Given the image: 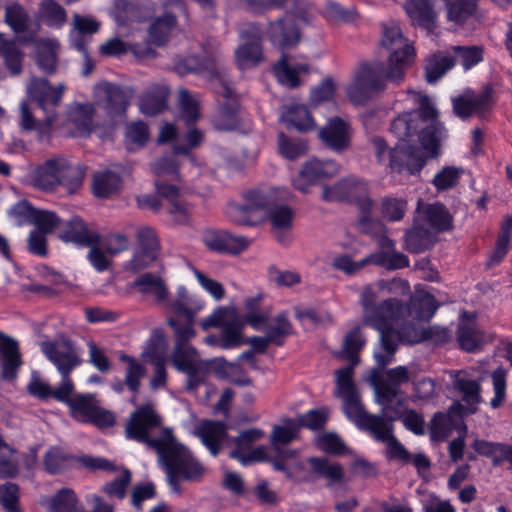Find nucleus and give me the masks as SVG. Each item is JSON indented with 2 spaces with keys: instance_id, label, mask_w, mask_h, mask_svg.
<instances>
[{
  "instance_id": "49",
  "label": "nucleus",
  "mask_w": 512,
  "mask_h": 512,
  "mask_svg": "<svg viewBox=\"0 0 512 512\" xmlns=\"http://www.w3.org/2000/svg\"><path fill=\"white\" fill-rule=\"evenodd\" d=\"M5 22L15 33L27 32L30 28L31 19L26 10L18 3L6 6Z\"/></svg>"
},
{
  "instance_id": "4",
  "label": "nucleus",
  "mask_w": 512,
  "mask_h": 512,
  "mask_svg": "<svg viewBox=\"0 0 512 512\" xmlns=\"http://www.w3.org/2000/svg\"><path fill=\"white\" fill-rule=\"evenodd\" d=\"M343 412L360 430L369 432L378 442L387 443V453L390 459L410 462L411 454L393 435L394 418L368 413L362 402L355 406H348L343 409Z\"/></svg>"
},
{
  "instance_id": "50",
  "label": "nucleus",
  "mask_w": 512,
  "mask_h": 512,
  "mask_svg": "<svg viewBox=\"0 0 512 512\" xmlns=\"http://www.w3.org/2000/svg\"><path fill=\"white\" fill-rule=\"evenodd\" d=\"M307 143L302 139H291L283 132L278 134V150L287 160H296L307 152Z\"/></svg>"
},
{
  "instance_id": "64",
  "label": "nucleus",
  "mask_w": 512,
  "mask_h": 512,
  "mask_svg": "<svg viewBox=\"0 0 512 512\" xmlns=\"http://www.w3.org/2000/svg\"><path fill=\"white\" fill-rule=\"evenodd\" d=\"M506 377L507 371L502 366L491 373L494 397L490 401L493 409L500 407L506 398Z\"/></svg>"
},
{
  "instance_id": "63",
  "label": "nucleus",
  "mask_w": 512,
  "mask_h": 512,
  "mask_svg": "<svg viewBox=\"0 0 512 512\" xmlns=\"http://www.w3.org/2000/svg\"><path fill=\"white\" fill-rule=\"evenodd\" d=\"M19 486L12 482L0 485V505L5 512H21L19 507Z\"/></svg>"
},
{
  "instance_id": "53",
  "label": "nucleus",
  "mask_w": 512,
  "mask_h": 512,
  "mask_svg": "<svg viewBox=\"0 0 512 512\" xmlns=\"http://www.w3.org/2000/svg\"><path fill=\"white\" fill-rule=\"evenodd\" d=\"M95 109L92 104H78L71 112L72 123L82 135H88L93 129V116Z\"/></svg>"
},
{
  "instance_id": "13",
  "label": "nucleus",
  "mask_w": 512,
  "mask_h": 512,
  "mask_svg": "<svg viewBox=\"0 0 512 512\" xmlns=\"http://www.w3.org/2000/svg\"><path fill=\"white\" fill-rule=\"evenodd\" d=\"M41 350L60 375L71 374L83 363L80 349L66 338L43 342Z\"/></svg>"
},
{
  "instance_id": "55",
  "label": "nucleus",
  "mask_w": 512,
  "mask_h": 512,
  "mask_svg": "<svg viewBox=\"0 0 512 512\" xmlns=\"http://www.w3.org/2000/svg\"><path fill=\"white\" fill-rule=\"evenodd\" d=\"M132 474L128 468H123L120 476L114 480L106 482L102 491L109 497L122 500L126 497L127 487L131 483Z\"/></svg>"
},
{
  "instance_id": "34",
  "label": "nucleus",
  "mask_w": 512,
  "mask_h": 512,
  "mask_svg": "<svg viewBox=\"0 0 512 512\" xmlns=\"http://www.w3.org/2000/svg\"><path fill=\"white\" fill-rule=\"evenodd\" d=\"M307 462L315 478L325 479L328 487L340 483L344 479V468L339 463L331 462L323 457H310Z\"/></svg>"
},
{
  "instance_id": "40",
  "label": "nucleus",
  "mask_w": 512,
  "mask_h": 512,
  "mask_svg": "<svg viewBox=\"0 0 512 512\" xmlns=\"http://www.w3.org/2000/svg\"><path fill=\"white\" fill-rule=\"evenodd\" d=\"M41 505L46 507L49 512H75L77 497L73 490L64 488L53 497L42 499Z\"/></svg>"
},
{
  "instance_id": "19",
  "label": "nucleus",
  "mask_w": 512,
  "mask_h": 512,
  "mask_svg": "<svg viewBox=\"0 0 512 512\" xmlns=\"http://www.w3.org/2000/svg\"><path fill=\"white\" fill-rule=\"evenodd\" d=\"M240 38L244 40L236 52V60L241 69L256 66L262 60L261 31L255 24H250L240 31Z\"/></svg>"
},
{
  "instance_id": "48",
  "label": "nucleus",
  "mask_w": 512,
  "mask_h": 512,
  "mask_svg": "<svg viewBox=\"0 0 512 512\" xmlns=\"http://www.w3.org/2000/svg\"><path fill=\"white\" fill-rule=\"evenodd\" d=\"M169 309L184 320H194L195 315L204 307V301L196 295L183 300H173L168 304Z\"/></svg>"
},
{
  "instance_id": "3",
  "label": "nucleus",
  "mask_w": 512,
  "mask_h": 512,
  "mask_svg": "<svg viewBox=\"0 0 512 512\" xmlns=\"http://www.w3.org/2000/svg\"><path fill=\"white\" fill-rule=\"evenodd\" d=\"M156 453L173 493H181L180 483L182 481L197 482L202 478L204 466L175 437Z\"/></svg>"
},
{
  "instance_id": "37",
  "label": "nucleus",
  "mask_w": 512,
  "mask_h": 512,
  "mask_svg": "<svg viewBox=\"0 0 512 512\" xmlns=\"http://www.w3.org/2000/svg\"><path fill=\"white\" fill-rule=\"evenodd\" d=\"M60 185L66 187L70 192L81 186L86 173V167L80 163H73L65 157L60 156Z\"/></svg>"
},
{
  "instance_id": "10",
  "label": "nucleus",
  "mask_w": 512,
  "mask_h": 512,
  "mask_svg": "<svg viewBox=\"0 0 512 512\" xmlns=\"http://www.w3.org/2000/svg\"><path fill=\"white\" fill-rule=\"evenodd\" d=\"M322 199L329 202L354 203L359 211L365 212L374 207V201L368 196V184L356 177H347L334 185L324 186Z\"/></svg>"
},
{
  "instance_id": "18",
  "label": "nucleus",
  "mask_w": 512,
  "mask_h": 512,
  "mask_svg": "<svg viewBox=\"0 0 512 512\" xmlns=\"http://www.w3.org/2000/svg\"><path fill=\"white\" fill-rule=\"evenodd\" d=\"M457 342L460 348L466 352H476L491 342L492 334L485 333L476 321L475 315L463 312L462 319L456 332Z\"/></svg>"
},
{
  "instance_id": "46",
  "label": "nucleus",
  "mask_w": 512,
  "mask_h": 512,
  "mask_svg": "<svg viewBox=\"0 0 512 512\" xmlns=\"http://www.w3.org/2000/svg\"><path fill=\"white\" fill-rule=\"evenodd\" d=\"M121 362L127 363V370L125 374L124 384L133 393H138L140 389L141 379L146 374L145 366L137 361L134 357L121 353L119 355Z\"/></svg>"
},
{
  "instance_id": "8",
  "label": "nucleus",
  "mask_w": 512,
  "mask_h": 512,
  "mask_svg": "<svg viewBox=\"0 0 512 512\" xmlns=\"http://www.w3.org/2000/svg\"><path fill=\"white\" fill-rule=\"evenodd\" d=\"M151 167L154 174L157 176L155 180L156 192L159 196L166 199L169 205V214L174 217L176 222L181 224L186 223L189 214L188 204L183 200L178 187L174 184L166 183L164 180L165 177L170 180H177L179 178V167L174 156H162L158 158Z\"/></svg>"
},
{
  "instance_id": "51",
  "label": "nucleus",
  "mask_w": 512,
  "mask_h": 512,
  "mask_svg": "<svg viewBox=\"0 0 512 512\" xmlns=\"http://www.w3.org/2000/svg\"><path fill=\"white\" fill-rule=\"evenodd\" d=\"M98 402L94 394H75L68 405L73 416L87 422L91 414L95 411Z\"/></svg>"
},
{
  "instance_id": "17",
  "label": "nucleus",
  "mask_w": 512,
  "mask_h": 512,
  "mask_svg": "<svg viewBox=\"0 0 512 512\" xmlns=\"http://www.w3.org/2000/svg\"><path fill=\"white\" fill-rule=\"evenodd\" d=\"M225 101L221 104L218 112L213 116L212 124L219 131H234L241 125L239 114V103L235 98L234 89L226 82L221 83L217 91Z\"/></svg>"
},
{
  "instance_id": "35",
  "label": "nucleus",
  "mask_w": 512,
  "mask_h": 512,
  "mask_svg": "<svg viewBox=\"0 0 512 512\" xmlns=\"http://www.w3.org/2000/svg\"><path fill=\"white\" fill-rule=\"evenodd\" d=\"M0 57L5 68L13 77L18 76L23 70L24 53L17 43L0 34Z\"/></svg>"
},
{
  "instance_id": "38",
  "label": "nucleus",
  "mask_w": 512,
  "mask_h": 512,
  "mask_svg": "<svg viewBox=\"0 0 512 512\" xmlns=\"http://www.w3.org/2000/svg\"><path fill=\"white\" fill-rule=\"evenodd\" d=\"M447 19L456 24H463L476 13L478 0H443Z\"/></svg>"
},
{
  "instance_id": "14",
  "label": "nucleus",
  "mask_w": 512,
  "mask_h": 512,
  "mask_svg": "<svg viewBox=\"0 0 512 512\" xmlns=\"http://www.w3.org/2000/svg\"><path fill=\"white\" fill-rule=\"evenodd\" d=\"M97 103L113 122L122 119L129 104V95L118 85L101 83L94 88Z\"/></svg>"
},
{
  "instance_id": "26",
  "label": "nucleus",
  "mask_w": 512,
  "mask_h": 512,
  "mask_svg": "<svg viewBox=\"0 0 512 512\" xmlns=\"http://www.w3.org/2000/svg\"><path fill=\"white\" fill-rule=\"evenodd\" d=\"M59 237L64 242H71L80 247L95 245L100 241L99 235L89 231L84 221L78 216L72 217L65 223Z\"/></svg>"
},
{
  "instance_id": "32",
  "label": "nucleus",
  "mask_w": 512,
  "mask_h": 512,
  "mask_svg": "<svg viewBox=\"0 0 512 512\" xmlns=\"http://www.w3.org/2000/svg\"><path fill=\"white\" fill-rule=\"evenodd\" d=\"M405 9L414 24L426 30L434 28L437 14L432 0H407Z\"/></svg>"
},
{
  "instance_id": "29",
  "label": "nucleus",
  "mask_w": 512,
  "mask_h": 512,
  "mask_svg": "<svg viewBox=\"0 0 512 512\" xmlns=\"http://www.w3.org/2000/svg\"><path fill=\"white\" fill-rule=\"evenodd\" d=\"M420 220L436 234L452 228L453 217L449 210L440 202L426 205Z\"/></svg>"
},
{
  "instance_id": "22",
  "label": "nucleus",
  "mask_w": 512,
  "mask_h": 512,
  "mask_svg": "<svg viewBox=\"0 0 512 512\" xmlns=\"http://www.w3.org/2000/svg\"><path fill=\"white\" fill-rule=\"evenodd\" d=\"M319 138L326 147L334 152L341 153L350 146L351 128L343 119L334 117L320 129Z\"/></svg>"
},
{
  "instance_id": "6",
  "label": "nucleus",
  "mask_w": 512,
  "mask_h": 512,
  "mask_svg": "<svg viewBox=\"0 0 512 512\" xmlns=\"http://www.w3.org/2000/svg\"><path fill=\"white\" fill-rule=\"evenodd\" d=\"M372 368L367 381L374 390L375 402L382 405L380 415L388 416L389 412L398 413L397 406H402L400 397L404 394L401 386L412 380V375L407 366L399 365L385 369L386 366Z\"/></svg>"
},
{
  "instance_id": "28",
  "label": "nucleus",
  "mask_w": 512,
  "mask_h": 512,
  "mask_svg": "<svg viewBox=\"0 0 512 512\" xmlns=\"http://www.w3.org/2000/svg\"><path fill=\"white\" fill-rule=\"evenodd\" d=\"M435 242V233L420 219H416L413 227L405 234V249L414 254L424 252L432 247Z\"/></svg>"
},
{
  "instance_id": "36",
  "label": "nucleus",
  "mask_w": 512,
  "mask_h": 512,
  "mask_svg": "<svg viewBox=\"0 0 512 512\" xmlns=\"http://www.w3.org/2000/svg\"><path fill=\"white\" fill-rule=\"evenodd\" d=\"M170 361L178 372L193 371L204 362L199 358L197 350L191 344L175 343Z\"/></svg>"
},
{
  "instance_id": "52",
  "label": "nucleus",
  "mask_w": 512,
  "mask_h": 512,
  "mask_svg": "<svg viewBox=\"0 0 512 512\" xmlns=\"http://www.w3.org/2000/svg\"><path fill=\"white\" fill-rule=\"evenodd\" d=\"M54 41H45L38 45L36 63L39 69L48 75L56 72L57 57Z\"/></svg>"
},
{
  "instance_id": "39",
  "label": "nucleus",
  "mask_w": 512,
  "mask_h": 512,
  "mask_svg": "<svg viewBox=\"0 0 512 512\" xmlns=\"http://www.w3.org/2000/svg\"><path fill=\"white\" fill-rule=\"evenodd\" d=\"M121 183L122 179L119 174L105 170L94 175L92 187L97 197L106 198L117 193Z\"/></svg>"
},
{
  "instance_id": "25",
  "label": "nucleus",
  "mask_w": 512,
  "mask_h": 512,
  "mask_svg": "<svg viewBox=\"0 0 512 512\" xmlns=\"http://www.w3.org/2000/svg\"><path fill=\"white\" fill-rule=\"evenodd\" d=\"M243 323L237 318L229 319L223 325L219 334H211L205 337V343L210 346L219 347L221 349H233L243 343Z\"/></svg>"
},
{
  "instance_id": "24",
  "label": "nucleus",
  "mask_w": 512,
  "mask_h": 512,
  "mask_svg": "<svg viewBox=\"0 0 512 512\" xmlns=\"http://www.w3.org/2000/svg\"><path fill=\"white\" fill-rule=\"evenodd\" d=\"M195 434L210 454L216 457L227 437V425L222 421L205 420L195 428Z\"/></svg>"
},
{
  "instance_id": "41",
  "label": "nucleus",
  "mask_w": 512,
  "mask_h": 512,
  "mask_svg": "<svg viewBox=\"0 0 512 512\" xmlns=\"http://www.w3.org/2000/svg\"><path fill=\"white\" fill-rule=\"evenodd\" d=\"M168 90L165 87H156L148 91L140 100V111L148 116H154L167 107Z\"/></svg>"
},
{
  "instance_id": "23",
  "label": "nucleus",
  "mask_w": 512,
  "mask_h": 512,
  "mask_svg": "<svg viewBox=\"0 0 512 512\" xmlns=\"http://www.w3.org/2000/svg\"><path fill=\"white\" fill-rule=\"evenodd\" d=\"M267 35L271 43L282 50L294 47L300 40L299 29L289 14L270 22Z\"/></svg>"
},
{
  "instance_id": "16",
  "label": "nucleus",
  "mask_w": 512,
  "mask_h": 512,
  "mask_svg": "<svg viewBox=\"0 0 512 512\" xmlns=\"http://www.w3.org/2000/svg\"><path fill=\"white\" fill-rule=\"evenodd\" d=\"M453 113L462 120L470 118L473 114L480 117L487 113L493 102V90L485 87L479 94L467 92L451 98Z\"/></svg>"
},
{
  "instance_id": "60",
  "label": "nucleus",
  "mask_w": 512,
  "mask_h": 512,
  "mask_svg": "<svg viewBox=\"0 0 512 512\" xmlns=\"http://www.w3.org/2000/svg\"><path fill=\"white\" fill-rule=\"evenodd\" d=\"M149 138L147 125L142 122H133L126 128L125 141L128 150H134L144 146Z\"/></svg>"
},
{
  "instance_id": "27",
  "label": "nucleus",
  "mask_w": 512,
  "mask_h": 512,
  "mask_svg": "<svg viewBox=\"0 0 512 512\" xmlns=\"http://www.w3.org/2000/svg\"><path fill=\"white\" fill-rule=\"evenodd\" d=\"M0 362L2 377L10 380L15 378L21 365V355L17 341L0 331Z\"/></svg>"
},
{
  "instance_id": "45",
  "label": "nucleus",
  "mask_w": 512,
  "mask_h": 512,
  "mask_svg": "<svg viewBox=\"0 0 512 512\" xmlns=\"http://www.w3.org/2000/svg\"><path fill=\"white\" fill-rule=\"evenodd\" d=\"M293 331L292 323L288 319L286 312H281L273 318V324H269L265 328V334L272 344L282 346L284 339L291 335Z\"/></svg>"
},
{
  "instance_id": "56",
  "label": "nucleus",
  "mask_w": 512,
  "mask_h": 512,
  "mask_svg": "<svg viewBox=\"0 0 512 512\" xmlns=\"http://www.w3.org/2000/svg\"><path fill=\"white\" fill-rule=\"evenodd\" d=\"M298 428L290 420L284 425H276L271 434V445L277 454H281V445L291 443L297 436Z\"/></svg>"
},
{
  "instance_id": "2",
  "label": "nucleus",
  "mask_w": 512,
  "mask_h": 512,
  "mask_svg": "<svg viewBox=\"0 0 512 512\" xmlns=\"http://www.w3.org/2000/svg\"><path fill=\"white\" fill-rule=\"evenodd\" d=\"M418 107L395 118L390 130L398 138L390 151V168L398 173H419L425 165V155L436 157L447 130L439 113L427 95H419Z\"/></svg>"
},
{
  "instance_id": "62",
  "label": "nucleus",
  "mask_w": 512,
  "mask_h": 512,
  "mask_svg": "<svg viewBox=\"0 0 512 512\" xmlns=\"http://www.w3.org/2000/svg\"><path fill=\"white\" fill-rule=\"evenodd\" d=\"M453 51L465 71L483 61V49L479 46H454Z\"/></svg>"
},
{
  "instance_id": "9",
  "label": "nucleus",
  "mask_w": 512,
  "mask_h": 512,
  "mask_svg": "<svg viewBox=\"0 0 512 512\" xmlns=\"http://www.w3.org/2000/svg\"><path fill=\"white\" fill-rule=\"evenodd\" d=\"M381 45L388 51L389 71L387 77L392 83H399L404 78L405 70L413 63L415 50L407 43L398 26L385 27L381 39Z\"/></svg>"
},
{
  "instance_id": "5",
  "label": "nucleus",
  "mask_w": 512,
  "mask_h": 512,
  "mask_svg": "<svg viewBox=\"0 0 512 512\" xmlns=\"http://www.w3.org/2000/svg\"><path fill=\"white\" fill-rule=\"evenodd\" d=\"M125 437L158 452L174 437L171 428L162 427V418L150 403L140 405L130 414Z\"/></svg>"
},
{
  "instance_id": "30",
  "label": "nucleus",
  "mask_w": 512,
  "mask_h": 512,
  "mask_svg": "<svg viewBox=\"0 0 512 512\" xmlns=\"http://www.w3.org/2000/svg\"><path fill=\"white\" fill-rule=\"evenodd\" d=\"M60 156L53 157L38 166L32 173L34 186L42 190H54L60 185Z\"/></svg>"
},
{
  "instance_id": "54",
  "label": "nucleus",
  "mask_w": 512,
  "mask_h": 512,
  "mask_svg": "<svg viewBox=\"0 0 512 512\" xmlns=\"http://www.w3.org/2000/svg\"><path fill=\"white\" fill-rule=\"evenodd\" d=\"M455 388L463 395V401L471 406V412H475L476 405L480 402V384L472 379L457 376L454 382Z\"/></svg>"
},
{
  "instance_id": "59",
  "label": "nucleus",
  "mask_w": 512,
  "mask_h": 512,
  "mask_svg": "<svg viewBox=\"0 0 512 512\" xmlns=\"http://www.w3.org/2000/svg\"><path fill=\"white\" fill-rule=\"evenodd\" d=\"M401 406H397L398 413L396 412H389L388 417L389 418H396L401 419L403 425L405 428L411 432H413L416 435H424L425 434V421L422 415L417 413L415 410H407L404 413H401L400 411Z\"/></svg>"
},
{
  "instance_id": "12",
  "label": "nucleus",
  "mask_w": 512,
  "mask_h": 512,
  "mask_svg": "<svg viewBox=\"0 0 512 512\" xmlns=\"http://www.w3.org/2000/svg\"><path fill=\"white\" fill-rule=\"evenodd\" d=\"M389 63L362 64L356 74L353 84L349 88V95L353 100H364L386 88Z\"/></svg>"
},
{
  "instance_id": "33",
  "label": "nucleus",
  "mask_w": 512,
  "mask_h": 512,
  "mask_svg": "<svg viewBox=\"0 0 512 512\" xmlns=\"http://www.w3.org/2000/svg\"><path fill=\"white\" fill-rule=\"evenodd\" d=\"M280 121L288 130L307 132L314 126L313 118L306 106L293 104L285 106L280 115Z\"/></svg>"
},
{
  "instance_id": "31",
  "label": "nucleus",
  "mask_w": 512,
  "mask_h": 512,
  "mask_svg": "<svg viewBox=\"0 0 512 512\" xmlns=\"http://www.w3.org/2000/svg\"><path fill=\"white\" fill-rule=\"evenodd\" d=\"M132 287L142 295H152L158 303L168 299L169 291L163 278L157 274L146 272L135 279Z\"/></svg>"
},
{
  "instance_id": "21",
  "label": "nucleus",
  "mask_w": 512,
  "mask_h": 512,
  "mask_svg": "<svg viewBox=\"0 0 512 512\" xmlns=\"http://www.w3.org/2000/svg\"><path fill=\"white\" fill-rule=\"evenodd\" d=\"M64 89V84L54 87L47 79L34 77L27 87V92L45 113H55L54 108L60 103Z\"/></svg>"
},
{
  "instance_id": "20",
  "label": "nucleus",
  "mask_w": 512,
  "mask_h": 512,
  "mask_svg": "<svg viewBox=\"0 0 512 512\" xmlns=\"http://www.w3.org/2000/svg\"><path fill=\"white\" fill-rule=\"evenodd\" d=\"M202 241L210 251L228 255H237L251 244L247 237L226 230H207L203 233Z\"/></svg>"
},
{
  "instance_id": "11",
  "label": "nucleus",
  "mask_w": 512,
  "mask_h": 512,
  "mask_svg": "<svg viewBox=\"0 0 512 512\" xmlns=\"http://www.w3.org/2000/svg\"><path fill=\"white\" fill-rule=\"evenodd\" d=\"M268 210L266 196L259 191H248L243 202H231L226 207V215L236 225L256 226L261 223Z\"/></svg>"
},
{
  "instance_id": "47",
  "label": "nucleus",
  "mask_w": 512,
  "mask_h": 512,
  "mask_svg": "<svg viewBox=\"0 0 512 512\" xmlns=\"http://www.w3.org/2000/svg\"><path fill=\"white\" fill-rule=\"evenodd\" d=\"M180 118L187 126L194 124L199 118V99L187 89L179 90Z\"/></svg>"
},
{
  "instance_id": "61",
  "label": "nucleus",
  "mask_w": 512,
  "mask_h": 512,
  "mask_svg": "<svg viewBox=\"0 0 512 512\" xmlns=\"http://www.w3.org/2000/svg\"><path fill=\"white\" fill-rule=\"evenodd\" d=\"M407 202L401 198L386 197L381 203V215L390 222L400 221L405 214Z\"/></svg>"
},
{
  "instance_id": "44",
  "label": "nucleus",
  "mask_w": 512,
  "mask_h": 512,
  "mask_svg": "<svg viewBox=\"0 0 512 512\" xmlns=\"http://www.w3.org/2000/svg\"><path fill=\"white\" fill-rule=\"evenodd\" d=\"M43 121L36 120L33 116L28 104L22 102L20 104V127L24 131H38L40 134H45L49 131L55 117V113H45Z\"/></svg>"
},
{
  "instance_id": "7",
  "label": "nucleus",
  "mask_w": 512,
  "mask_h": 512,
  "mask_svg": "<svg viewBox=\"0 0 512 512\" xmlns=\"http://www.w3.org/2000/svg\"><path fill=\"white\" fill-rule=\"evenodd\" d=\"M366 344L360 326H355L345 336L340 357L349 364L335 371L336 395L342 400V409L361 403L359 391L353 381L354 368L359 364V352Z\"/></svg>"
},
{
  "instance_id": "1",
  "label": "nucleus",
  "mask_w": 512,
  "mask_h": 512,
  "mask_svg": "<svg viewBox=\"0 0 512 512\" xmlns=\"http://www.w3.org/2000/svg\"><path fill=\"white\" fill-rule=\"evenodd\" d=\"M377 301L375 288L365 286L360 293L363 323L380 334V346L374 351V359L383 367L395 361V353L402 340L418 341L417 322L430 320L438 305L434 296L425 291H416L408 304L396 298H388L380 303Z\"/></svg>"
},
{
  "instance_id": "43",
  "label": "nucleus",
  "mask_w": 512,
  "mask_h": 512,
  "mask_svg": "<svg viewBox=\"0 0 512 512\" xmlns=\"http://www.w3.org/2000/svg\"><path fill=\"white\" fill-rule=\"evenodd\" d=\"M176 23V18L171 13H165L156 18L148 31L151 42L157 46L164 45L168 41L169 35L175 28Z\"/></svg>"
},
{
  "instance_id": "15",
  "label": "nucleus",
  "mask_w": 512,
  "mask_h": 512,
  "mask_svg": "<svg viewBox=\"0 0 512 512\" xmlns=\"http://www.w3.org/2000/svg\"><path fill=\"white\" fill-rule=\"evenodd\" d=\"M339 170L340 166L334 160L311 159L303 164L292 183L295 189L307 192L310 186L320 180L334 177Z\"/></svg>"
},
{
  "instance_id": "58",
  "label": "nucleus",
  "mask_w": 512,
  "mask_h": 512,
  "mask_svg": "<svg viewBox=\"0 0 512 512\" xmlns=\"http://www.w3.org/2000/svg\"><path fill=\"white\" fill-rule=\"evenodd\" d=\"M41 16L48 26L61 27L67 19L66 11L55 0H43L40 5Z\"/></svg>"
},
{
  "instance_id": "42",
  "label": "nucleus",
  "mask_w": 512,
  "mask_h": 512,
  "mask_svg": "<svg viewBox=\"0 0 512 512\" xmlns=\"http://www.w3.org/2000/svg\"><path fill=\"white\" fill-rule=\"evenodd\" d=\"M456 63L453 56L445 54H433L426 62L425 75L428 83H435L438 81L447 71L452 69Z\"/></svg>"
},
{
  "instance_id": "57",
  "label": "nucleus",
  "mask_w": 512,
  "mask_h": 512,
  "mask_svg": "<svg viewBox=\"0 0 512 512\" xmlns=\"http://www.w3.org/2000/svg\"><path fill=\"white\" fill-rule=\"evenodd\" d=\"M274 73L278 81L289 88H296L300 84L295 68L289 65L288 56L283 53L280 60L274 65Z\"/></svg>"
}]
</instances>
